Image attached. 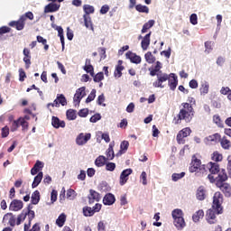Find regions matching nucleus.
<instances>
[{
    "label": "nucleus",
    "instance_id": "1",
    "mask_svg": "<svg viewBox=\"0 0 231 231\" xmlns=\"http://www.w3.org/2000/svg\"><path fill=\"white\" fill-rule=\"evenodd\" d=\"M181 108L177 115V117L173 118V123L175 125H180L181 122H185L186 124H190L192 122V118H194V115L196 111H194V106L187 103H181Z\"/></svg>",
    "mask_w": 231,
    "mask_h": 231
},
{
    "label": "nucleus",
    "instance_id": "2",
    "mask_svg": "<svg viewBox=\"0 0 231 231\" xmlns=\"http://www.w3.org/2000/svg\"><path fill=\"white\" fill-rule=\"evenodd\" d=\"M228 180V175L226 174V170L222 169L218 176L217 177L216 185L220 190L225 194L226 198L231 196V186L230 184L225 182Z\"/></svg>",
    "mask_w": 231,
    "mask_h": 231
},
{
    "label": "nucleus",
    "instance_id": "3",
    "mask_svg": "<svg viewBox=\"0 0 231 231\" xmlns=\"http://www.w3.org/2000/svg\"><path fill=\"white\" fill-rule=\"evenodd\" d=\"M183 210L177 208L171 212V217L173 219V225L177 230H183L187 226V222H185V217H183Z\"/></svg>",
    "mask_w": 231,
    "mask_h": 231
},
{
    "label": "nucleus",
    "instance_id": "4",
    "mask_svg": "<svg viewBox=\"0 0 231 231\" xmlns=\"http://www.w3.org/2000/svg\"><path fill=\"white\" fill-rule=\"evenodd\" d=\"M210 174L208 175V180H209L210 183H216L217 181V177H214V174L221 173V170L219 169V164L217 162H208L207 165Z\"/></svg>",
    "mask_w": 231,
    "mask_h": 231
},
{
    "label": "nucleus",
    "instance_id": "5",
    "mask_svg": "<svg viewBox=\"0 0 231 231\" xmlns=\"http://www.w3.org/2000/svg\"><path fill=\"white\" fill-rule=\"evenodd\" d=\"M223 194L221 192L217 191L215 192L213 196V204H212V208L214 210H217V214H223Z\"/></svg>",
    "mask_w": 231,
    "mask_h": 231
},
{
    "label": "nucleus",
    "instance_id": "6",
    "mask_svg": "<svg viewBox=\"0 0 231 231\" xmlns=\"http://www.w3.org/2000/svg\"><path fill=\"white\" fill-rule=\"evenodd\" d=\"M155 77H157V79L152 83L153 88H161L163 89V88H165L163 82H167V80H169V74L165 72H159L155 74Z\"/></svg>",
    "mask_w": 231,
    "mask_h": 231
},
{
    "label": "nucleus",
    "instance_id": "7",
    "mask_svg": "<svg viewBox=\"0 0 231 231\" xmlns=\"http://www.w3.org/2000/svg\"><path fill=\"white\" fill-rule=\"evenodd\" d=\"M192 133V130H190V128L186 127L183 128L182 130H180L176 137L177 143H179V145H183L185 144V138H187V136H190V134Z\"/></svg>",
    "mask_w": 231,
    "mask_h": 231
},
{
    "label": "nucleus",
    "instance_id": "8",
    "mask_svg": "<svg viewBox=\"0 0 231 231\" xmlns=\"http://www.w3.org/2000/svg\"><path fill=\"white\" fill-rule=\"evenodd\" d=\"M202 165L203 164H201V160L198 159L196 155H193L189 171V172H198V170H199Z\"/></svg>",
    "mask_w": 231,
    "mask_h": 231
},
{
    "label": "nucleus",
    "instance_id": "9",
    "mask_svg": "<svg viewBox=\"0 0 231 231\" xmlns=\"http://www.w3.org/2000/svg\"><path fill=\"white\" fill-rule=\"evenodd\" d=\"M86 97V87H81L76 90V93L73 97V102L75 105L80 104V100H82Z\"/></svg>",
    "mask_w": 231,
    "mask_h": 231
},
{
    "label": "nucleus",
    "instance_id": "10",
    "mask_svg": "<svg viewBox=\"0 0 231 231\" xmlns=\"http://www.w3.org/2000/svg\"><path fill=\"white\" fill-rule=\"evenodd\" d=\"M217 214V210L214 209V208L208 209L206 213V220L209 225H214V223L217 222L216 218V215Z\"/></svg>",
    "mask_w": 231,
    "mask_h": 231
},
{
    "label": "nucleus",
    "instance_id": "11",
    "mask_svg": "<svg viewBox=\"0 0 231 231\" xmlns=\"http://www.w3.org/2000/svg\"><path fill=\"white\" fill-rule=\"evenodd\" d=\"M23 207H24L23 200L13 199L9 205V210L12 212H19V210H23Z\"/></svg>",
    "mask_w": 231,
    "mask_h": 231
},
{
    "label": "nucleus",
    "instance_id": "12",
    "mask_svg": "<svg viewBox=\"0 0 231 231\" xmlns=\"http://www.w3.org/2000/svg\"><path fill=\"white\" fill-rule=\"evenodd\" d=\"M133 174V169L129 168L126 170H124L121 172L120 179H119V183L121 186H124L127 183V180H129V176Z\"/></svg>",
    "mask_w": 231,
    "mask_h": 231
},
{
    "label": "nucleus",
    "instance_id": "13",
    "mask_svg": "<svg viewBox=\"0 0 231 231\" xmlns=\"http://www.w3.org/2000/svg\"><path fill=\"white\" fill-rule=\"evenodd\" d=\"M168 86L171 91H175L178 88V76L175 73L169 74Z\"/></svg>",
    "mask_w": 231,
    "mask_h": 231
},
{
    "label": "nucleus",
    "instance_id": "14",
    "mask_svg": "<svg viewBox=\"0 0 231 231\" xmlns=\"http://www.w3.org/2000/svg\"><path fill=\"white\" fill-rule=\"evenodd\" d=\"M26 24V22L24 21V18H20L17 21H12L9 23V26L12 28H16L18 32H21V30H24V25Z\"/></svg>",
    "mask_w": 231,
    "mask_h": 231
},
{
    "label": "nucleus",
    "instance_id": "15",
    "mask_svg": "<svg viewBox=\"0 0 231 231\" xmlns=\"http://www.w3.org/2000/svg\"><path fill=\"white\" fill-rule=\"evenodd\" d=\"M88 198L89 205H93V203H95V201L98 202V201H100V199H102L100 193L97 192L94 189H89V194H88Z\"/></svg>",
    "mask_w": 231,
    "mask_h": 231
},
{
    "label": "nucleus",
    "instance_id": "16",
    "mask_svg": "<svg viewBox=\"0 0 231 231\" xmlns=\"http://www.w3.org/2000/svg\"><path fill=\"white\" fill-rule=\"evenodd\" d=\"M221 140V134L219 133H216L214 134L208 135L204 139L206 145H210V143H217Z\"/></svg>",
    "mask_w": 231,
    "mask_h": 231
},
{
    "label": "nucleus",
    "instance_id": "17",
    "mask_svg": "<svg viewBox=\"0 0 231 231\" xmlns=\"http://www.w3.org/2000/svg\"><path fill=\"white\" fill-rule=\"evenodd\" d=\"M91 140V134H86L84 135V134H80L77 139H76V143L78 145H84L86 143H88V141Z\"/></svg>",
    "mask_w": 231,
    "mask_h": 231
},
{
    "label": "nucleus",
    "instance_id": "18",
    "mask_svg": "<svg viewBox=\"0 0 231 231\" xmlns=\"http://www.w3.org/2000/svg\"><path fill=\"white\" fill-rule=\"evenodd\" d=\"M126 59H129L133 64H140L142 62V57L133 53L131 51H128L125 54Z\"/></svg>",
    "mask_w": 231,
    "mask_h": 231
},
{
    "label": "nucleus",
    "instance_id": "19",
    "mask_svg": "<svg viewBox=\"0 0 231 231\" xmlns=\"http://www.w3.org/2000/svg\"><path fill=\"white\" fill-rule=\"evenodd\" d=\"M84 71L86 73H89L90 77H95V68L91 64L90 59H86L85 66L83 67Z\"/></svg>",
    "mask_w": 231,
    "mask_h": 231
},
{
    "label": "nucleus",
    "instance_id": "20",
    "mask_svg": "<svg viewBox=\"0 0 231 231\" xmlns=\"http://www.w3.org/2000/svg\"><path fill=\"white\" fill-rule=\"evenodd\" d=\"M196 198L199 199V201H204V199H207V189H205V187L199 186L196 192Z\"/></svg>",
    "mask_w": 231,
    "mask_h": 231
},
{
    "label": "nucleus",
    "instance_id": "21",
    "mask_svg": "<svg viewBox=\"0 0 231 231\" xmlns=\"http://www.w3.org/2000/svg\"><path fill=\"white\" fill-rule=\"evenodd\" d=\"M152 32H150L149 33H147L142 40L141 42V48L143 50V51H147L150 44H151V34Z\"/></svg>",
    "mask_w": 231,
    "mask_h": 231
},
{
    "label": "nucleus",
    "instance_id": "22",
    "mask_svg": "<svg viewBox=\"0 0 231 231\" xmlns=\"http://www.w3.org/2000/svg\"><path fill=\"white\" fill-rule=\"evenodd\" d=\"M42 169H44V162L41 161H36L35 164L31 169L32 176H35V174H37V172H40Z\"/></svg>",
    "mask_w": 231,
    "mask_h": 231
},
{
    "label": "nucleus",
    "instance_id": "23",
    "mask_svg": "<svg viewBox=\"0 0 231 231\" xmlns=\"http://www.w3.org/2000/svg\"><path fill=\"white\" fill-rule=\"evenodd\" d=\"M59 8H60V5L51 3V4H49L45 6L44 13L45 14H51L53 12H58Z\"/></svg>",
    "mask_w": 231,
    "mask_h": 231
},
{
    "label": "nucleus",
    "instance_id": "24",
    "mask_svg": "<svg viewBox=\"0 0 231 231\" xmlns=\"http://www.w3.org/2000/svg\"><path fill=\"white\" fill-rule=\"evenodd\" d=\"M51 125L52 127H55V129H59L60 127H66V123L59 119V117L57 116H52Z\"/></svg>",
    "mask_w": 231,
    "mask_h": 231
},
{
    "label": "nucleus",
    "instance_id": "25",
    "mask_svg": "<svg viewBox=\"0 0 231 231\" xmlns=\"http://www.w3.org/2000/svg\"><path fill=\"white\" fill-rule=\"evenodd\" d=\"M115 147V143H111L106 151V160H114L115 159V151L113 148Z\"/></svg>",
    "mask_w": 231,
    "mask_h": 231
},
{
    "label": "nucleus",
    "instance_id": "26",
    "mask_svg": "<svg viewBox=\"0 0 231 231\" xmlns=\"http://www.w3.org/2000/svg\"><path fill=\"white\" fill-rule=\"evenodd\" d=\"M4 221H7L10 226H15V216L13 213H7L4 216Z\"/></svg>",
    "mask_w": 231,
    "mask_h": 231
},
{
    "label": "nucleus",
    "instance_id": "27",
    "mask_svg": "<svg viewBox=\"0 0 231 231\" xmlns=\"http://www.w3.org/2000/svg\"><path fill=\"white\" fill-rule=\"evenodd\" d=\"M151 77H156V74L162 72V62L157 61L153 69H149Z\"/></svg>",
    "mask_w": 231,
    "mask_h": 231
},
{
    "label": "nucleus",
    "instance_id": "28",
    "mask_svg": "<svg viewBox=\"0 0 231 231\" xmlns=\"http://www.w3.org/2000/svg\"><path fill=\"white\" fill-rule=\"evenodd\" d=\"M219 142L222 149H224L225 151H229V149L231 148L230 140H228L226 137L224 136L222 139L220 137Z\"/></svg>",
    "mask_w": 231,
    "mask_h": 231
},
{
    "label": "nucleus",
    "instance_id": "29",
    "mask_svg": "<svg viewBox=\"0 0 231 231\" xmlns=\"http://www.w3.org/2000/svg\"><path fill=\"white\" fill-rule=\"evenodd\" d=\"M205 217V212L203 209H199L192 216V220L194 223H199V219H203Z\"/></svg>",
    "mask_w": 231,
    "mask_h": 231
},
{
    "label": "nucleus",
    "instance_id": "30",
    "mask_svg": "<svg viewBox=\"0 0 231 231\" xmlns=\"http://www.w3.org/2000/svg\"><path fill=\"white\" fill-rule=\"evenodd\" d=\"M115 201H116L115 195L111 193H107L103 199L104 205H113Z\"/></svg>",
    "mask_w": 231,
    "mask_h": 231
},
{
    "label": "nucleus",
    "instance_id": "31",
    "mask_svg": "<svg viewBox=\"0 0 231 231\" xmlns=\"http://www.w3.org/2000/svg\"><path fill=\"white\" fill-rule=\"evenodd\" d=\"M122 60H118V64L116 67V70L114 72L115 77H117V79H120L122 77V71L125 69V68L122 65Z\"/></svg>",
    "mask_w": 231,
    "mask_h": 231
},
{
    "label": "nucleus",
    "instance_id": "32",
    "mask_svg": "<svg viewBox=\"0 0 231 231\" xmlns=\"http://www.w3.org/2000/svg\"><path fill=\"white\" fill-rule=\"evenodd\" d=\"M213 124H216V125L220 129H223V127H225V124H223L221 116L218 114L213 116Z\"/></svg>",
    "mask_w": 231,
    "mask_h": 231
},
{
    "label": "nucleus",
    "instance_id": "33",
    "mask_svg": "<svg viewBox=\"0 0 231 231\" xmlns=\"http://www.w3.org/2000/svg\"><path fill=\"white\" fill-rule=\"evenodd\" d=\"M127 149H129V142L128 141H123L120 144V150L117 152L116 156H122Z\"/></svg>",
    "mask_w": 231,
    "mask_h": 231
},
{
    "label": "nucleus",
    "instance_id": "34",
    "mask_svg": "<svg viewBox=\"0 0 231 231\" xmlns=\"http://www.w3.org/2000/svg\"><path fill=\"white\" fill-rule=\"evenodd\" d=\"M196 176H199V178H203L208 174V171L207 170V166L205 164H202L200 168L195 172Z\"/></svg>",
    "mask_w": 231,
    "mask_h": 231
},
{
    "label": "nucleus",
    "instance_id": "35",
    "mask_svg": "<svg viewBox=\"0 0 231 231\" xmlns=\"http://www.w3.org/2000/svg\"><path fill=\"white\" fill-rule=\"evenodd\" d=\"M42 171H39V173L34 177L33 182L32 184V189H36V187H39V184L41 181H42Z\"/></svg>",
    "mask_w": 231,
    "mask_h": 231
},
{
    "label": "nucleus",
    "instance_id": "36",
    "mask_svg": "<svg viewBox=\"0 0 231 231\" xmlns=\"http://www.w3.org/2000/svg\"><path fill=\"white\" fill-rule=\"evenodd\" d=\"M31 201L32 205L39 204V201H41V193L39 192V190H35L34 192H32Z\"/></svg>",
    "mask_w": 231,
    "mask_h": 231
},
{
    "label": "nucleus",
    "instance_id": "37",
    "mask_svg": "<svg viewBox=\"0 0 231 231\" xmlns=\"http://www.w3.org/2000/svg\"><path fill=\"white\" fill-rule=\"evenodd\" d=\"M106 162H107V159L104 155H99L96 161H95V165L96 167H104L106 164Z\"/></svg>",
    "mask_w": 231,
    "mask_h": 231
},
{
    "label": "nucleus",
    "instance_id": "38",
    "mask_svg": "<svg viewBox=\"0 0 231 231\" xmlns=\"http://www.w3.org/2000/svg\"><path fill=\"white\" fill-rule=\"evenodd\" d=\"M64 223H66V214L61 213L56 219V225L60 226V228H62V226H64Z\"/></svg>",
    "mask_w": 231,
    "mask_h": 231
},
{
    "label": "nucleus",
    "instance_id": "39",
    "mask_svg": "<svg viewBox=\"0 0 231 231\" xmlns=\"http://www.w3.org/2000/svg\"><path fill=\"white\" fill-rule=\"evenodd\" d=\"M154 20H149L147 23H145L142 29V33H147V30H151L154 26Z\"/></svg>",
    "mask_w": 231,
    "mask_h": 231
},
{
    "label": "nucleus",
    "instance_id": "40",
    "mask_svg": "<svg viewBox=\"0 0 231 231\" xmlns=\"http://www.w3.org/2000/svg\"><path fill=\"white\" fill-rule=\"evenodd\" d=\"M144 59L146 62H148V64H154V62H156V57H154V55H152V52L151 51L145 53Z\"/></svg>",
    "mask_w": 231,
    "mask_h": 231
},
{
    "label": "nucleus",
    "instance_id": "41",
    "mask_svg": "<svg viewBox=\"0 0 231 231\" xmlns=\"http://www.w3.org/2000/svg\"><path fill=\"white\" fill-rule=\"evenodd\" d=\"M83 19H84L86 28H89L90 30H94L93 22H91V17L89 15L84 14Z\"/></svg>",
    "mask_w": 231,
    "mask_h": 231
},
{
    "label": "nucleus",
    "instance_id": "42",
    "mask_svg": "<svg viewBox=\"0 0 231 231\" xmlns=\"http://www.w3.org/2000/svg\"><path fill=\"white\" fill-rule=\"evenodd\" d=\"M135 10L140 14H149V7L147 5H143L142 4L135 5Z\"/></svg>",
    "mask_w": 231,
    "mask_h": 231
},
{
    "label": "nucleus",
    "instance_id": "43",
    "mask_svg": "<svg viewBox=\"0 0 231 231\" xmlns=\"http://www.w3.org/2000/svg\"><path fill=\"white\" fill-rule=\"evenodd\" d=\"M211 160H213V162H223V154L216 151L211 154Z\"/></svg>",
    "mask_w": 231,
    "mask_h": 231
},
{
    "label": "nucleus",
    "instance_id": "44",
    "mask_svg": "<svg viewBox=\"0 0 231 231\" xmlns=\"http://www.w3.org/2000/svg\"><path fill=\"white\" fill-rule=\"evenodd\" d=\"M83 214L86 217H91V216H95V211L89 207H85L83 208Z\"/></svg>",
    "mask_w": 231,
    "mask_h": 231
},
{
    "label": "nucleus",
    "instance_id": "45",
    "mask_svg": "<svg viewBox=\"0 0 231 231\" xmlns=\"http://www.w3.org/2000/svg\"><path fill=\"white\" fill-rule=\"evenodd\" d=\"M83 10L85 12V15H89V14H95V7L90 5H84Z\"/></svg>",
    "mask_w": 231,
    "mask_h": 231
},
{
    "label": "nucleus",
    "instance_id": "46",
    "mask_svg": "<svg viewBox=\"0 0 231 231\" xmlns=\"http://www.w3.org/2000/svg\"><path fill=\"white\" fill-rule=\"evenodd\" d=\"M58 30V35L60 39V42H61V46H62V50H64V29H62V27L59 26L57 27Z\"/></svg>",
    "mask_w": 231,
    "mask_h": 231
},
{
    "label": "nucleus",
    "instance_id": "47",
    "mask_svg": "<svg viewBox=\"0 0 231 231\" xmlns=\"http://www.w3.org/2000/svg\"><path fill=\"white\" fill-rule=\"evenodd\" d=\"M67 118L68 120H76L77 119V112L73 109L67 110Z\"/></svg>",
    "mask_w": 231,
    "mask_h": 231
},
{
    "label": "nucleus",
    "instance_id": "48",
    "mask_svg": "<svg viewBox=\"0 0 231 231\" xmlns=\"http://www.w3.org/2000/svg\"><path fill=\"white\" fill-rule=\"evenodd\" d=\"M23 62L25 69H30V66H32V55H23Z\"/></svg>",
    "mask_w": 231,
    "mask_h": 231
},
{
    "label": "nucleus",
    "instance_id": "49",
    "mask_svg": "<svg viewBox=\"0 0 231 231\" xmlns=\"http://www.w3.org/2000/svg\"><path fill=\"white\" fill-rule=\"evenodd\" d=\"M96 97H97V90L96 89H92L90 94L88 95V97L86 99V103L89 104V102H93V100H95Z\"/></svg>",
    "mask_w": 231,
    "mask_h": 231
},
{
    "label": "nucleus",
    "instance_id": "50",
    "mask_svg": "<svg viewBox=\"0 0 231 231\" xmlns=\"http://www.w3.org/2000/svg\"><path fill=\"white\" fill-rule=\"evenodd\" d=\"M20 125L22 126V131H28L29 124L24 118L19 117Z\"/></svg>",
    "mask_w": 231,
    "mask_h": 231
},
{
    "label": "nucleus",
    "instance_id": "51",
    "mask_svg": "<svg viewBox=\"0 0 231 231\" xmlns=\"http://www.w3.org/2000/svg\"><path fill=\"white\" fill-rule=\"evenodd\" d=\"M181 178H185V172L182 171L180 173H173L171 175L172 181H178L179 180H181Z\"/></svg>",
    "mask_w": 231,
    "mask_h": 231
},
{
    "label": "nucleus",
    "instance_id": "52",
    "mask_svg": "<svg viewBox=\"0 0 231 231\" xmlns=\"http://www.w3.org/2000/svg\"><path fill=\"white\" fill-rule=\"evenodd\" d=\"M56 98L59 104H61L62 106H67L68 100H66V97H64L63 94L58 95Z\"/></svg>",
    "mask_w": 231,
    "mask_h": 231
},
{
    "label": "nucleus",
    "instance_id": "53",
    "mask_svg": "<svg viewBox=\"0 0 231 231\" xmlns=\"http://www.w3.org/2000/svg\"><path fill=\"white\" fill-rule=\"evenodd\" d=\"M20 17H22L25 23H26L27 19H29V21H33V19H34L33 13H32L30 11L25 13L24 14H23Z\"/></svg>",
    "mask_w": 231,
    "mask_h": 231
},
{
    "label": "nucleus",
    "instance_id": "54",
    "mask_svg": "<svg viewBox=\"0 0 231 231\" xmlns=\"http://www.w3.org/2000/svg\"><path fill=\"white\" fill-rule=\"evenodd\" d=\"M25 217L28 216L29 223H32V220L35 217V211L33 210H24Z\"/></svg>",
    "mask_w": 231,
    "mask_h": 231
},
{
    "label": "nucleus",
    "instance_id": "55",
    "mask_svg": "<svg viewBox=\"0 0 231 231\" xmlns=\"http://www.w3.org/2000/svg\"><path fill=\"white\" fill-rule=\"evenodd\" d=\"M94 79V82H102V80H104V72H98L97 74H94V76H92Z\"/></svg>",
    "mask_w": 231,
    "mask_h": 231
},
{
    "label": "nucleus",
    "instance_id": "56",
    "mask_svg": "<svg viewBox=\"0 0 231 231\" xmlns=\"http://www.w3.org/2000/svg\"><path fill=\"white\" fill-rule=\"evenodd\" d=\"M208 88H209L208 83L202 84L200 88H199L200 94L201 95H207L208 93Z\"/></svg>",
    "mask_w": 231,
    "mask_h": 231
},
{
    "label": "nucleus",
    "instance_id": "57",
    "mask_svg": "<svg viewBox=\"0 0 231 231\" xmlns=\"http://www.w3.org/2000/svg\"><path fill=\"white\" fill-rule=\"evenodd\" d=\"M19 124H21V120L19 118L17 120L13 121L12 126H11V131L14 133L19 129Z\"/></svg>",
    "mask_w": 231,
    "mask_h": 231
},
{
    "label": "nucleus",
    "instance_id": "58",
    "mask_svg": "<svg viewBox=\"0 0 231 231\" xmlns=\"http://www.w3.org/2000/svg\"><path fill=\"white\" fill-rule=\"evenodd\" d=\"M12 29L8 26L0 27V39L3 37V35H5V33H10Z\"/></svg>",
    "mask_w": 231,
    "mask_h": 231
},
{
    "label": "nucleus",
    "instance_id": "59",
    "mask_svg": "<svg viewBox=\"0 0 231 231\" xmlns=\"http://www.w3.org/2000/svg\"><path fill=\"white\" fill-rule=\"evenodd\" d=\"M26 219V214H24V209L22 211V213L18 216L17 220H16V225H21L23 221Z\"/></svg>",
    "mask_w": 231,
    "mask_h": 231
},
{
    "label": "nucleus",
    "instance_id": "60",
    "mask_svg": "<svg viewBox=\"0 0 231 231\" xmlns=\"http://www.w3.org/2000/svg\"><path fill=\"white\" fill-rule=\"evenodd\" d=\"M116 169V164L115 162H108L106 164V170L113 172Z\"/></svg>",
    "mask_w": 231,
    "mask_h": 231
},
{
    "label": "nucleus",
    "instance_id": "61",
    "mask_svg": "<svg viewBox=\"0 0 231 231\" xmlns=\"http://www.w3.org/2000/svg\"><path fill=\"white\" fill-rule=\"evenodd\" d=\"M88 115H89V110L88 108H83L79 111V116H80L81 118H86Z\"/></svg>",
    "mask_w": 231,
    "mask_h": 231
},
{
    "label": "nucleus",
    "instance_id": "62",
    "mask_svg": "<svg viewBox=\"0 0 231 231\" xmlns=\"http://www.w3.org/2000/svg\"><path fill=\"white\" fill-rule=\"evenodd\" d=\"M75 189H69L67 190V198L68 199H75Z\"/></svg>",
    "mask_w": 231,
    "mask_h": 231
},
{
    "label": "nucleus",
    "instance_id": "63",
    "mask_svg": "<svg viewBox=\"0 0 231 231\" xmlns=\"http://www.w3.org/2000/svg\"><path fill=\"white\" fill-rule=\"evenodd\" d=\"M24 79H26V72H24L23 69H19V80H20V82H24Z\"/></svg>",
    "mask_w": 231,
    "mask_h": 231
},
{
    "label": "nucleus",
    "instance_id": "64",
    "mask_svg": "<svg viewBox=\"0 0 231 231\" xmlns=\"http://www.w3.org/2000/svg\"><path fill=\"white\" fill-rule=\"evenodd\" d=\"M204 44H205V48H206L205 52L208 53L212 50V42L208 41Z\"/></svg>",
    "mask_w": 231,
    "mask_h": 231
}]
</instances>
